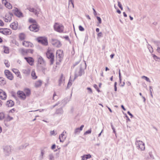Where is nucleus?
<instances>
[{
    "label": "nucleus",
    "mask_w": 160,
    "mask_h": 160,
    "mask_svg": "<svg viewBox=\"0 0 160 160\" xmlns=\"http://www.w3.org/2000/svg\"><path fill=\"white\" fill-rule=\"evenodd\" d=\"M47 58L49 60L51 65H52L54 62V50L48 48L46 53Z\"/></svg>",
    "instance_id": "1"
},
{
    "label": "nucleus",
    "mask_w": 160,
    "mask_h": 160,
    "mask_svg": "<svg viewBox=\"0 0 160 160\" xmlns=\"http://www.w3.org/2000/svg\"><path fill=\"white\" fill-rule=\"evenodd\" d=\"M53 28L55 31L59 33H63L64 32V26L60 23H55L53 26Z\"/></svg>",
    "instance_id": "2"
},
{
    "label": "nucleus",
    "mask_w": 160,
    "mask_h": 160,
    "mask_svg": "<svg viewBox=\"0 0 160 160\" xmlns=\"http://www.w3.org/2000/svg\"><path fill=\"white\" fill-rule=\"evenodd\" d=\"M56 56L57 58L56 61V64L58 65L61 62L63 58V51L60 49L57 50Z\"/></svg>",
    "instance_id": "3"
},
{
    "label": "nucleus",
    "mask_w": 160,
    "mask_h": 160,
    "mask_svg": "<svg viewBox=\"0 0 160 160\" xmlns=\"http://www.w3.org/2000/svg\"><path fill=\"white\" fill-rule=\"evenodd\" d=\"M37 40L39 43H40L43 45L47 46L48 42L46 38L45 37H39L37 38Z\"/></svg>",
    "instance_id": "4"
},
{
    "label": "nucleus",
    "mask_w": 160,
    "mask_h": 160,
    "mask_svg": "<svg viewBox=\"0 0 160 160\" xmlns=\"http://www.w3.org/2000/svg\"><path fill=\"white\" fill-rule=\"evenodd\" d=\"M0 33L5 35H10L12 32L11 29L8 28H0Z\"/></svg>",
    "instance_id": "5"
},
{
    "label": "nucleus",
    "mask_w": 160,
    "mask_h": 160,
    "mask_svg": "<svg viewBox=\"0 0 160 160\" xmlns=\"http://www.w3.org/2000/svg\"><path fill=\"white\" fill-rule=\"evenodd\" d=\"M4 73L7 77L8 79L12 80L14 78V77L12 73L8 70H5L4 71Z\"/></svg>",
    "instance_id": "6"
},
{
    "label": "nucleus",
    "mask_w": 160,
    "mask_h": 160,
    "mask_svg": "<svg viewBox=\"0 0 160 160\" xmlns=\"http://www.w3.org/2000/svg\"><path fill=\"white\" fill-rule=\"evenodd\" d=\"M29 28L31 31L37 32L39 30V27L36 23L31 25L29 27Z\"/></svg>",
    "instance_id": "7"
},
{
    "label": "nucleus",
    "mask_w": 160,
    "mask_h": 160,
    "mask_svg": "<svg viewBox=\"0 0 160 160\" xmlns=\"http://www.w3.org/2000/svg\"><path fill=\"white\" fill-rule=\"evenodd\" d=\"M12 14L11 13H6L3 18V19L4 21L7 22H10L12 20Z\"/></svg>",
    "instance_id": "8"
},
{
    "label": "nucleus",
    "mask_w": 160,
    "mask_h": 160,
    "mask_svg": "<svg viewBox=\"0 0 160 160\" xmlns=\"http://www.w3.org/2000/svg\"><path fill=\"white\" fill-rule=\"evenodd\" d=\"M22 45L26 48H32L33 47L32 43L28 41L24 40L22 42Z\"/></svg>",
    "instance_id": "9"
},
{
    "label": "nucleus",
    "mask_w": 160,
    "mask_h": 160,
    "mask_svg": "<svg viewBox=\"0 0 160 160\" xmlns=\"http://www.w3.org/2000/svg\"><path fill=\"white\" fill-rule=\"evenodd\" d=\"M51 42L53 46L58 48L60 47L62 45L60 42L57 39H52Z\"/></svg>",
    "instance_id": "10"
},
{
    "label": "nucleus",
    "mask_w": 160,
    "mask_h": 160,
    "mask_svg": "<svg viewBox=\"0 0 160 160\" xmlns=\"http://www.w3.org/2000/svg\"><path fill=\"white\" fill-rule=\"evenodd\" d=\"M136 144L141 150H143L145 149L144 144L140 141H137Z\"/></svg>",
    "instance_id": "11"
},
{
    "label": "nucleus",
    "mask_w": 160,
    "mask_h": 160,
    "mask_svg": "<svg viewBox=\"0 0 160 160\" xmlns=\"http://www.w3.org/2000/svg\"><path fill=\"white\" fill-rule=\"evenodd\" d=\"M25 59L28 63L31 66H33L34 65V59L31 57H25Z\"/></svg>",
    "instance_id": "12"
},
{
    "label": "nucleus",
    "mask_w": 160,
    "mask_h": 160,
    "mask_svg": "<svg viewBox=\"0 0 160 160\" xmlns=\"http://www.w3.org/2000/svg\"><path fill=\"white\" fill-rule=\"evenodd\" d=\"M7 97V94L5 92L0 89V98L2 100H5L6 99Z\"/></svg>",
    "instance_id": "13"
},
{
    "label": "nucleus",
    "mask_w": 160,
    "mask_h": 160,
    "mask_svg": "<svg viewBox=\"0 0 160 160\" xmlns=\"http://www.w3.org/2000/svg\"><path fill=\"white\" fill-rule=\"evenodd\" d=\"M13 12L15 15L18 17L22 16V13L17 8H15L13 10Z\"/></svg>",
    "instance_id": "14"
},
{
    "label": "nucleus",
    "mask_w": 160,
    "mask_h": 160,
    "mask_svg": "<svg viewBox=\"0 0 160 160\" xmlns=\"http://www.w3.org/2000/svg\"><path fill=\"white\" fill-rule=\"evenodd\" d=\"M10 27L13 30H16L18 27V22H14L10 25Z\"/></svg>",
    "instance_id": "15"
},
{
    "label": "nucleus",
    "mask_w": 160,
    "mask_h": 160,
    "mask_svg": "<svg viewBox=\"0 0 160 160\" xmlns=\"http://www.w3.org/2000/svg\"><path fill=\"white\" fill-rule=\"evenodd\" d=\"M18 97L21 99H24L26 98V95L24 92L22 91H18L17 92Z\"/></svg>",
    "instance_id": "16"
},
{
    "label": "nucleus",
    "mask_w": 160,
    "mask_h": 160,
    "mask_svg": "<svg viewBox=\"0 0 160 160\" xmlns=\"http://www.w3.org/2000/svg\"><path fill=\"white\" fill-rule=\"evenodd\" d=\"M2 3L4 4L5 7L9 9H11L12 8V6L11 4L8 2L6 0H2Z\"/></svg>",
    "instance_id": "17"
},
{
    "label": "nucleus",
    "mask_w": 160,
    "mask_h": 160,
    "mask_svg": "<svg viewBox=\"0 0 160 160\" xmlns=\"http://www.w3.org/2000/svg\"><path fill=\"white\" fill-rule=\"evenodd\" d=\"M19 53L23 56L27 55L28 53V50L23 48H20L19 50Z\"/></svg>",
    "instance_id": "18"
},
{
    "label": "nucleus",
    "mask_w": 160,
    "mask_h": 160,
    "mask_svg": "<svg viewBox=\"0 0 160 160\" xmlns=\"http://www.w3.org/2000/svg\"><path fill=\"white\" fill-rule=\"evenodd\" d=\"M18 37L19 40L23 41L26 38V36L24 33H20L18 34Z\"/></svg>",
    "instance_id": "19"
},
{
    "label": "nucleus",
    "mask_w": 160,
    "mask_h": 160,
    "mask_svg": "<svg viewBox=\"0 0 160 160\" xmlns=\"http://www.w3.org/2000/svg\"><path fill=\"white\" fill-rule=\"evenodd\" d=\"M12 70L16 74L17 77L21 78L22 76L20 72L16 68H12Z\"/></svg>",
    "instance_id": "20"
},
{
    "label": "nucleus",
    "mask_w": 160,
    "mask_h": 160,
    "mask_svg": "<svg viewBox=\"0 0 160 160\" xmlns=\"http://www.w3.org/2000/svg\"><path fill=\"white\" fill-rule=\"evenodd\" d=\"M66 132H63L59 136V139L61 142H63L66 138Z\"/></svg>",
    "instance_id": "21"
},
{
    "label": "nucleus",
    "mask_w": 160,
    "mask_h": 160,
    "mask_svg": "<svg viewBox=\"0 0 160 160\" xmlns=\"http://www.w3.org/2000/svg\"><path fill=\"white\" fill-rule=\"evenodd\" d=\"M42 83V82L41 80H38L36 81L34 83V86L36 88L40 87Z\"/></svg>",
    "instance_id": "22"
},
{
    "label": "nucleus",
    "mask_w": 160,
    "mask_h": 160,
    "mask_svg": "<svg viewBox=\"0 0 160 160\" xmlns=\"http://www.w3.org/2000/svg\"><path fill=\"white\" fill-rule=\"evenodd\" d=\"M65 77H64L63 75L62 74L60 77V78L58 80L59 84V85L61 84L65 80Z\"/></svg>",
    "instance_id": "23"
},
{
    "label": "nucleus",
    "mask_w": 160,
    "mask_h": 160,
    "mask_svg": "<svg viewBox=\"0 0 160 160\" xmlns=\"http://www.w3.org/2000/svg\"><path fill=\"white\" fill-rule=\"evenodd\" d=\"M38 63L39 64H45V62L41 56L39 57L38 60Z\"/></svg>",
    "instance_id": "24"
},
{
    "label": "nucleus",
    "mask_w": 160,
    "mask_h": 160,
    "mask_svg": "<svg viewBox=\"0 0 160 160\" xmlns=\"http://www.w3.org/2000/svg\"><path fill=\"white\" fill-rule=\"evenodd\" d=\"M6 81L5 78L2 77H0V85H4L6 84Z\"/></svg>",
    "instance_id": "25"
},
{
    "label": "nucleus",
    "mask_w": 160,
    "mask_h": 160,
    "mask_svg": "<svg viewBox=\"0 0 160 160\" xmlns=\"http://www.w3.org/2000/svg\"><path fill=\"white\" fill-rule=\"evenodd\" d=\"M6 104L8 107H11L14 105V102L10 100L7 102Z\"/></svg>",
    "instance_id": "26"
},
{
    "label": "nucleus",
    "mask_w": 160,
    "mask_h": 160,
    "mask_svg": "<svg viewBox=\"0 0 160 160\" xmlns=\"http://www.w3.org/2000/svg\"><path fill=\"white\" fill-rule=\"evenodd\" d=\"M91 155L89 154L87 155H84L82 157V159L83 160H87V159L91 158Z\"/></svg>",
    "instance_id": "27"
},
{
    "label": "nucleus",
    "mask_w": 160,
    "mask_h": 160,
    "mask_svg": "<svg viewBox=\"0 0 160 160\" xmlns=\"http://www.w3.org/2000/svg\"><path fill=\"white\" fill-rule=\"evenodd\" d=\"M24 92L26 95V97L27 96H28L30 95L31 94V91L28 88H26L24 89Z\"/></svg>",
    "instance_id": "28"
},
{
    "label": "nucleus",
    "mask_w": 160,
    "mask_h": 160,
    "mask_svg": "<svg viewBox=\"0 0 160 160\" xmlns=\"http://www.w3.org/2000/svg\"><path fill=\"white\" fill-rule=\"evenodd\" d=\"M31 76L32 78L33 79H36L37 78V76L36 75L35 70H33L32 71L31 73Z\"/></svg>",
    "instance_id": "29"
},
{
    "label": "nucleus",
    "mask_w": 160,
    "mask_h": 160,
    "mask_svg": "<svg viewBox=\"0 0 160 160\" xmlns=\"http://www.w3.org/2000/svg\"><path fill=\"white\" fill-rule=\"evenodd\" d=\"M28 9L30 11L33 12L35 15H38V12L33 8H29Z\"/></svg>",
    "instance_id": "30"
},
{
    "label": "nucleus",
    "mask_w": 160,
    "mask_h": 160,
    "mask_svg": "<svg viewBox=\"0 0 160 160\" xmlns=\"http://www.w3.org/2000/svg\"><path fill=\"white\" fill-rule=\"evenodd\" d=\"M3 49L4 51V52L6 53H9V49L8 47L3 46Z\"/></svg>",
    "instance_id": "31"
},
{
    "label": "nucleus",
    "mask_w": 160,
    "mask_h": 160,
    "mask_svg": "<svg viewBox=\"0 0 160 160\" xmlns=\"http://www.w3.org/2000/svg\"><path fill=\"white\" fill-rule=\"evenodd\" d=\"M28 21L30 23H32V24L37 23L36 21L32 18H29L28 20Z\"/></svg>",
    "instance_id": "32"
},
{
    "label": "nucleus",
    "mask_w": 160,
    "mask_h": 160,
    "mask_svg": "<svg viewBox=\"0 0 160 160\" xmlns=\"http://www.w3.org/2000/svg\"><path fill=\"white\" fill-rule=\"evenodd\" d=\"M5 115L3 112H0V120H2L4 118Z\"/></svg>",
    "instance_id": "33"
},
{
    "label": "nucleus",
    "mask_w": 160,
    "mask_h": 160,
    "mask_svg": "<svg viewBox=\"0 0 160 160\" xmlns=\"http://www.w3.org/2000/svg\"><path fill=\"white\" fill-rule=\"evenodd\" d=\"M4 63L7 67L8 68L10 66V63L9 62L8 60H5L4 61Z\"/></svg>",
    "instance_id": "34"
},
{
    "label": "nucleus",
    "mask_w": 160,
    "mask_h": 160,
    "mask_svg": "<svg viewBox=\"0 0 160 160\" xmlns=\"http://www.w3.org/2000/svg\"><path fill=\"white\" fill-rule=\"evenodd\" d=\"M142 79H145V80L147 82H150V81L149 79L147 77L145 76H142Z\"/></svg>",
    "instance_id": "35"
},
{
    "label": "nucleus",
    "mask_w": 160,
    "mask_h": 160,
    "mask_svg": "<svg viewBox=\"0 0 160 160\" xmlns=\"http://www.w3.org/2000/svg\"><path fill=\"white\" fill-rule=\"evenodd\" d=\"M30 72V70L29 69H25L24 70L23 72L26 74H28Z\"/></svg>",
    "instance_id": "36"
},
{
    "label": "nucleus",
    "mask_w": 160,
    "mask_h": 160,
    "mask_svg": "<svg viewBox=\"0 0 160 160\" xmlns=\"http://www.w3.org/2000/svg\"><path fill=\"white\" fill-rule=\"evenodd\" d=\"M91 129H90L86 131L84 133V135H86L88 134H90L91 133Z\"/></svg>",
    "instance_id": "37"
},
{
    "label": "nucleus",
    "mask_w": 160,
    "mask_h": 160,
    "mask_svg": "<svg viewBox=\"0 0 160 160\" xmlns=\"http://www.w3.org/2000/svg\"><path fill=\"white\" fill-rule=\"evenodd\" d=\"M152 56H153L154 59L155 60H157L158 59H159V58L157 56H156L155 55L152 54Z\"/></svg>",
    "instance_id": "38"
},
{
    "label": "nucleus",
    "mask_w": 160,
    "mask_h": 160,
    "mask_svg": "<svg viewBox=\"0 0 160 160\" xmlns=\"http://www.w3.org/2000/svg\"><path fill=\"white\" fill-rule=\"evenodd\" d=\"M118 6L121 10H122L123 8L122 7V5L119 2H118Z\"/></svg>",
    "instance_id": "39"
},
{
    "label": "nucleus",
    "mask_w": 160,
    "mask_h": 160,
    "mask_svg": "<svg viewBox=\"0 0 160 160\" xmlns=\"http://www.w3.org/2000/svg\"><path fill=\"white\" fill-rule=\"evenodd\" d=\"M4 25V23L0 19V26L3 27Z\"/></svg>",
    "instance_id": "40"
},
{
    "label": "nucleus",
    "mask_w": 160,
    "mask_h": 160,
    "mask_svg": "<svg viewBox=\"0 0 160 160\" xmlns=\"http://www.w3.org/2000/svg\"><path fill=\"white\" fill-rule=\"evenodd\" d=\"M69 4H70V3H71L72 5V8H73L74 7V3H73V0H69Z\"/></svg>",
    "instance_id": "41"
},
{
    "label": "nucleus",
    "mask_w": 160,
    "mask_h": 160,
    "mask_svg": "<svg viewBox=\"0 0 160 160\" xmlns=\"http://www.w3.org/2000/svg\"><path fill=\"white\" fill-rule=\"evenodd\" d=\"M16 112V111L15 110V109L13 108L11 110L9 111V113H14L15 112Z\"/></svg>",
    "instance_id": "42"
},
{
    "label": "nucleus",
    "mask_w": 160,
    "mask_h": 160,
    "mask_svg": "<svg viewBox=\"0 0 160 160\" xmlns=\"http://www.w3.org/2000/svg\"><path fill=\"white\" fill-rule=\"evenodd\" d=\"M79 30L81 31H83L84 30V28L81 26H79Z\"/></svg>",
    "instance_id": "43"
},
{
    "label": "nucleus",
    "mask_w": 160,
    "mask_h": 160,
    "mask_svg": "<svg viewBox=\"0 0 160 160\" xmlns=\"http://www.w3.org/2000/svg\"><path fill=\"white\" fill-rule=\"evenodd\" d=\"M28 50V52H30L31 54H32L33 52V49H27Z\"/></svg>",
    "instance_id": "44"
},
{
    "label": "nucleus",
    "mask_w": 160,
    "mask_h": 160,
    "mask_svg": "<svg viewBox=\"0 0 160 160\" xmlns=\"http://www.w3.org/2000/svg\"><path fill=\"white\" fill-rule=\"evenodd\" d=\"M97 18L99 22V23H101L102 22V21L101 18L99 17H97Z\"/></svg>",
    "instance_id": "45"
},
{
    "label": "nucleus",
    "mask_w": 160,
    "mask_h": 160,
    "mask_svg": "<svg viewBox=\"0 0 160 160\" xmlns=\"http://www.w3.org/2000/svg\"><path fill=\"white\" fill-rule=\"evenodd\" d=\"M13 119V118H12V117H11L9 116H8L7 117V120L8 121H10V120H11L12 119Z\"/></svg>",
    "instance_id": "46"
},
{
    "label": "nucleus",
    "mask_w": 160,
    "mask_h": 160,
    "mask_svg": "<svg viewBox=\"0 0 160 160\" xmlns=\"http://www.w3.org/2000/svg\"><path fill=\"white\" fill-rule=\"evenodd\" d=\"M72 85V83L70 81H69L68 84V86L70 87Z\"/></svg>",
    "instance_id": "47"
},
{
    "label": "nucleus",
    "mask_w": 160,
    "mask_h": 160,
    "mask_svg": "<svg viewBox=\"0 0 160 160\" xmlns=\"http://www.w3.org/2000/svg\"><path fill=\"white\" fill-rule=\"evenodd\" d=\"M98 37H101L102 36V32H100L98 34Z\"/></svg>",
    "instance_id": "48"
},
{
    "label": "nucleus",
    "mask_w": 160,
    "mask_h": 160,
    "mask_svg": "<svg viewBox=\"0 0 160 160\" xmlns=\"http://www.w3.org/2000/svg\"><path fill=\"white\" fill-rule=\"evenodd\" d=\"M84 125H82L80 127V128H79V130L80 131H82V130L83 128L84 127Z\"/></svg>",
    "instance_id": "49"
},
{
    "label": "nucleus",
    "mask_w": 160,
    "mask_h": 160,
    "mask_svg": "<svg viewBox=\"0 0 160 160\" xmlns=\"http://www.w3.org/2000/svg\"><path fill=\"white\" fill-rule=\"evenodd\" d=\"M80 131L79 130V128H77L76 129H75V132L76 133V132H79Z\"/></svg>",
    "instance_id": "50"
},
{
    "label": "nucleus",
    "mask_w": 160,
    "mask_h": 160,
    "mask_svg": "<svg viewBox=\"0 0 160 160\" xmlns=\"http://www.w3.org/2000/svg\"><path fill=\"white\" fill-rule=\"evenodd\" d=\"M55 148H56L55 145V144H53L51 148L52 149H54Z\"/></svg>",
    "instance_id": "51"
},
{
    "label": "nucleus",
    "mask_w": 160,
    "mask_h": 160,
    "mask_svg": "<svg viewBox=\"0 0 160 160\" xmlns=\"http://www.w3.org/2000/svg\"><path fill=\"white\" fill-rule=\"evenodd\" d=\"M55 132L54 131H51L50 132V134L52 135H54V134Z\"/></svg>",
    "instance_id": "52"
},
{
    "label": "nucleus",
    "mask_w": 160,
    "mask_h": 160,
    "mask_svg": "<svg viewBox=\"0 0 160 160\" xmlns=\"http://www.w3.org/2000/svg\"><path fill=\"white\" fill-rule=\"evenodd\" d=\"M87 89L90 92L92 93V89L90 88H88Z\"/></svg>",
    "instance_id": "53"
},
{
    "label": "nucleus",
    "mask_w": 160,
    "mask_h": 160,
    "mask_svg": "<svg viewBox=\"0 0 160 160\" xmlns=\"http://www.w3.org/2000/svg\"><path fill=\"white\" fill-rule=\"evenodd\" d=\"M128 113L129 115L131 116V118H132V117H133V116H132V114H131V113L129 111H128Z\"/></svg>",
    "instance_id": "54"
},
{
    "label": "nucleus",
    "mask_w": 160,
    "mask_h": 160,
    "mask_svg": "<svg viewBox=\"0 0 160 160\" xmlns=\"http://www.w3.org/2000/svg\"><path fill=\"white\" fill-rule=\"evenodd\" d=\"M2 101L0 100V107H1L2 105Z\"/></svg>",
    "instance_id": "55"
},
{
    "label": "nucleus",
    "mask_w": 160,
    "mask_h": 160,
    "mask_svg": "<svg viewBox=\"0 0 160 160\" xmlns=\"http://www.w3.org/2000/svg\"><path fill=\"white\" fill-rule=\"evenodd\" d=\"M121 107L124 110V111H125L126 110V109L125 108L124 106L123 105H122L121 106Z\"/></svg>",
    "instance_id": "56"
},
{
    "label": "nucleus",
    "mask_w": 160,
    "mask_h": 160,
    "mask_svg": "<svg viewBox=\"0 0 160 160\" xmlns=\"http://www.w3.org/2000/svg\"><path fill=\"white\" fill-rule=\"evenodd\" d=\"M123 15H124V17H127V14H126V13H125V12H123Z\"/></svg>",
    "instance_id": "57"
},
{
    "label": "nucleus",
    "mask_w": 160,
    "mask_h": 160,
    "mask_svg": "<svg viewBox=\"0 0 160 160\" xmlns=\"http://www.w3.org/2000/svg\"><path fill=\"white\" fill-rule=\"evenodd\" d=\"M127 84L129 86L131 85V83L129 82H127Z\"/></svg>",
    "instance_id": "58"
},
{
    "label": "nucleus",
    "mask_w": 160,
    "mask_h": 160,
    "mask_svg": "<svg viewBox=\"0 0 160 160\" xmlns=\"http://www.w3.org/2000/svg\"><path fill=\"white\" fill-rule=\"evenodd\" d=\"M114 89H115V91H116L117 90V88L116 85H114Z\"/></svg>",
    "instance_id": "59"
},
{
    "label": "nucleus",
    "mask_w": 160,
    "mask_h": 160,
    "mask_svg": "<svg viewBox=\"0 0 160 160\" xmlns=\"http://www.w3.org/2000/svg\"><path fill=\"white\" fill-rule=\"evenodd\" d=\"M117 12L119 14H120L121 13V12L119 10H117Z\"/></svg>",
    "instance_id": "60"
},
{
    "label": "nucleus",
    "mask_w": 160,
    "mask_h": 160,
    "mask_svg": "<svg viewBox=\"0 0 160 160\" xmlns=\"http://www.w3.org/2000/svg\"><path fill=\"white\" fill-rule=\"evenodd\" d=\"M114 56V54H111L110 55V57L111 58H112Z\"/></svg>",
    "instance_id": "61"
},
{
    "label": "nucleus",
    "mask_w": 160,
    "mask_h": 160,
    "mask_svg": "<svg viewBox=\"0 0 160 160\" xmlns=\"http://www.w3.org/2000/svg\"><path fill=\"white\" fill-rule=\"evenodd\" d=\"M96 31L97 32H98L99 31V29L98 28H97Z\"/></svg>",
    "instance_id": "62"
},
{
    "label": "nucleus",
    "mask_w": 160,
    "mask_h": 160,
    "mask_svg": "<svg viewBox=\"0 0 160 160\" xmlns=\"http://www.w3.org/2000/svg\"><path fill=\"white\" fill-rule=\"evenodd\" d=\"M109 70V69L107 67H106L105 68L106 71H107Z\"/></svg>",
    "instance_id": "63"
},
{
    "label": "nucleus",
    "mask_w": 160,
    "mask_h": 160,
    "mask_svg": "<svg viewBox=\"0 0 160 160\" xmlns=\"http://www.w3.org/2000/svg\"><path fill=\"white\" fill-rule=\"evenodd\" d=\"M2 42V39L1 38V37H0V42L1 43Z\"/></svg>",
    "instance_id": "64"
}]
</instances>
